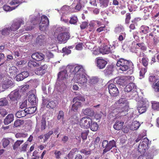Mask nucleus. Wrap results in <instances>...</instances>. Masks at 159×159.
Masks as SVG:
<instances>
[{
	"mask_svg": "<svg viewBox=\"0 0 159 159\" xmlns=\"http://www.w3.org/2000/svg\"><path fill=\"white\" fill-rule=\"evenodd\" d=\"M69 71L72 74L74 75V81L80 84L81 86L86 87L87 85V78L85 70L83 66L78 65L75 66L68 65L64 67L59 72L57 75V80L55 86V89L60 91L66 87L65 84L67 82L68 75L67 73Z\"/></svg>",
	"mask_w": 159,
	"mask_h": 159,
	"instance_id": "f257e3e1",
	"label": "nucleus"
},
{
	"mask_svg": "<svg viewBox=\"0 0 159 159\" xmlns=\"http://www.w3.org/2000/svg\"><path fill=\"white\" fill-rule=\"evenodd\" d=\"M74 4H76L75 7V9L73 8V6L69 7L65 5L63 6L61 8V12H60V14L62 15L64 13H68L69 12H76L80 11L81 9L84 7V4L87 2V0H74Z\"/></svg>",
	"mask_w": 159,
	"mask_h": 159,
	"instance_id": "f03ea898",
	"label": "nucleus"
},
{
	"mask_svg": "<svg viewBox=\"0 0 159 159\" xmlns=\"http://www.w3.org/2000/svg\"><path fill=\"white\" fill-rule=\"evenodd\" d=\"M66 30V28L64 26L57 27L54 32L55 37L59 42L66 43L70 38L69 34Z\"/></svg>",
	"mask_w": 159,
	"mask_h": 159,
	"instance_id": "7ed1b4c3",
	"label": "nucleus"
},
{
	"mask_svg": "<svg viewBox=\"0 0 159 159\" xmlns=\"http://www.w3.org/2000/svg\"><path fill=\"white\" fill-rule=\"evenodd\" d=\"M118 104L119 107L118 109H116L114 110L117 111L118 114H119L120 116H124L126 114V112L128 108V102L125 98H121L116 102Z\"/></svg>",
	"mask_w": 159,
	"mask_h": 159,
	"instance_id": "20e7f679",
	"label": "nucleus"
},
{
	"mask_svg": "<svg viewBox=\"0 0 159 159\" xmlns=\"http://www.w3.org/2000/svg\"><path fill=\"white\" fill-rule=\"evenodd\" d=\"M116 65L119 67V69L123 71H125L128 69L132 70L133 68V65L131 61L122 58L118 61Z\"/></svg>",
	"mask_w": 159,
	"mask_h": 159,
	"instance_id": "39448f33",
	"label": "nucleus"
},
{
	"mask_svg": "<svg viewBox=\"0 0 159 159\" xmlns=\"http://www.w3.org/2000/svg\"><path fill=\"white\" fill-rule=\"evenodd\" d=\"M15 25L14 24L6 25L1 31L2 34L7 36L10 34H12L13 32L16 31V29L17 28V27L15 26Z\"/></svg>",
	"mask_w": 159,
	"mask_h": 159,
	"instance_id": "423d86ee",
	"label": "nucleus"
},
{
	"mask_svg": "<svg viewBox=\"0 0 159 159\" xmlns=\"http://www.w3.org/2000/svg\"><path fill=\"white\" fill-rule=\"evenodd\" d=\"M134 80V77L133 76L122 77L116 79V83L120 85H125L129 82H133Z\"/></svg>",
	"mask_w": 159,
	"mask_h": 159,
	"instance_id": "0eeeda50",
	"label": "nucleus"
},
{
	"mask_svg": "<svg viewBox=\"0 0 159 159\" xmlns=\"http://www.w3.org/2000/svg\"><path fill=\"white\" fill-rule=\"evenodd\" d=\"M149 143V140L145 137L142 139L138 147V151L141 153H144L147 149Z\"/></svg>",
	"mask_w": 159,
	"mask_h": 159,
	"instance_id": "6e6552de",
	"label": "nucleus"
},
{
	"mask_svg": "<svg viewBox=\"0 0 159 159\" xmlns=\"http://www.w3.org/2000/svg\"><path fill=\"white\" fill-rule=\"evenodd\" d=\"M92 119L89 117H84L80 120L79 124L80 127L84 129H88L90 127L92 123Z\"/></svg>",
	"mask_w": 159,
	"mask_h": 159,
	"instance_id": "1a4fd4ad",
	"label": "nucleus"
},
{
	"mask_svg": "<svg viewBox=\"0 0 159 159\" xmlns=\"http://www.w3.org/2000/svg\"><path fill=\"white\" fill-rule=\"evenodd\" d=\"M115 46L114 44H112V46L111 45H107L104 44L101 46L100 48V53L103 54H108L112 52L113 49L115 48Z\"/></svg>",
	"mask_w": 159,
	"mask_h": 159,
	"instance_id": "9d476101",
	"label": "nucleus"
},
{
	"mask_svg": "<svg viewBox=\"0 0 159 159\" xmlns=\"http://www.w3.org/2000/svg\"><path fill=\"white\" fill-rule=\"evenodd\" d=\"M147 102L148 101L143 98H142L141 100L139 101L137 108L140 113H143L146 111L147 108L146 105Z\"/></svg>",
	"mask_w": 159,
	"mask_h": 159,
	"instance_id": "9b49d317",
	"label": "nucleus"
},
{
	"mask_svg": "<svg viewBox=\"0 0 159 159\" xmlns=\"http://www.w3.org/2000/svg\"><path fill=\"white\" fill-rule=\"evenodd\" d=\"M38 22L37 18L33 16H30L29 18V21L26 23V25L25 26L26 30H31L33 27L32 25H34L37 24Z\"/></svg>",
	"mask_w": 159,
	"mask_h": 159,
	"instance_id": "f8f14e48",
	"label": "nucleus"
},
{
	"mask_svg": "<svg viewBox=\"0 0 159 159\" xmlns=\"http://www.w3.org/2000/svg\"><path fill=\"white\" fill-rule=\"evenodd\" d=\"M10 100L16 102L21 97V95L18 90L16 89L11 92L8 95Z\"/></svg>",
	"mask_w": 159,
	"mask_h": 159,
	"instance_id": "ddd939ff",
	"label": "nucleus"
},
{
	"mask_svg": "<svg viewBox=\"0 0 159 159\" xmlns=\"http://www.w3.org/2000/svg\"><path fill=\"white\" fill-rule=\"evenodd\" d=\"M49 24V20L47 16L45 15L42 16L39 25L40 30L41 31H45L48 26Z\"/></svg>",
	"mask_w": 159,
	"mask_h": 159,
	"instance_id": "4468645a",
	"label": "nucleus"
},
{
	"mask_svg": "<svg viewBox=\"0 0 159 159\" xmlns=\"http://www.w3.org/2000/svg\"><path fill=\"white\" fill-rule=\"evenodd\" d=\"M98 81V78L96 77L90 78L89 81V86L88 89L90 90H93L95 89V85Z\"/></svg>",
	"mask_w": 159,
	"mask_h": 159,
	"instance_id": "2eb2a0df",
	"label": "nucleus"
},
{
	"mask_svg": "<svg viewBox=\"0 0 159 159\" xmlns=\"http://www.w3.org/2000/svg\"><path fill=\"white\" fill-rule=\"evenodd\" d=\"M108 89L109 93L112 96H116L119 93L118 89L114 84H109L108 86Z\"/></svg>",
	"mask_w": 159,
	"mask_h": 159,
	"instance_id": "dca6fc26",
	"label": "nucleus"
},
{
	"mask_svg": "<svg viewBox=\"0 0 159 159\" xmlns=\"http://www.w3.org/2000/svg\"><path fill=\"white\" fill-rule=\"evenodd\" d=\"M102 22L98 20H93L89 24V30L90 31H93L96 27L102 25Z\"/></svg>",
	"mask_w": 159,
	"mask_h": 159,
	"instance_id": "f3484780",
	"label": "nucleus"
},
{
	"mask_svg": "<svg viewBox=\"0 0 159 159\" xmlns=\"http://www.w3.org/2000/svg\"><path fill=\"white\" fill-rule=\"evenodd\" d=\"M97 67L100 69L104 68L107 63V62L105 60L100 57L96 59Z\"/></svg>",
	"mask_w": 159,
	"mask_h": 159,
	"instance_id": "a211bd4d",
	"label": "nucleus"
},
{
	"mask_svg": "<svg viewBox=\"0 0 159 159\" xmlns=\"http://www.w3.org/2000/svg\"><path fill=\"white\" fill-rule=\"evenodd\" d=\"M14 85L13 82L11 80L7 79L3 81L2 84V88L5 90L10 88Z\"/></svg>",
	"mask_w": 159,
	"mask_h": 159,
	"instance_id": "6ab92c4d",
	"label": "nucleus"
},
{
	"mask_svg": "<svg viewBox=\"0 0 159 159\" xmlns=\"http://www.w3.org/2000/svg\"><path fill=\"white\" fill-rule=\"evenodd\" d=\"M47 68V65H42L36 69L35 70V72L37 75H42L45 73Z\"/></svg>",
	"mask_w": 159,
	"mask_h": 159,
	"instance_id": "aec40b11",
	"label": "nucleus"
},
{
	"mask_svg": "<svg viewBox=\"0 0 159 159\" xmlns=\"http://www.w3.org/2000/svg\"><path fill=\"white\" fill-rule=\"evenodd\" d=\"M72 102L74 103L72 105L71 110L75 111L81 107V103L78 101H76V98H73Z\"/></svg>",
	"mask_w": 159,
	"mask_h": 159,
	"instance_id": "412c9836",
	"label": "nucleus"
},
{
	"mask_svg": "<svg viewBox=\"0 0 159 159\" xmlns=\"http://www.w3.org/2000/svg\"><path fill=\"white\" fill-rule=\"evenodd\" d=\"M44 57L43 54L39 52L34 53L32 55V58L37 61H42Z\"/></svg>",
	"mask_w": 159,
	"mask_h": 159,
	"instance_id": "4be33fe9",
	"label": "nucleus"
},
{
	"mask_svg": "<svg viewBox=\"0 0 159 159\" xmlns=\"http://www.w3.org/2000/svg\"><path fill=\"white\" fill-rule=\"evenodd\" d=\"M37 99L34 94L32 93L29 97L28 101L32 106H35L37 104Z\"/></svg>",
	"mask_w": 159,
	"mask_h": 159,
	"instance_id": "5701e85b",
	"label": "nucleus"
},
{
	"mask_svg": "<svg viewBox=\"0 0 159 159\" xmlns=\"http://www.w3.org/2000/svg\"><path fill=\"white\" fill-rule=\"evenodd\" d=\"M46 37L44 35L41 34L38 36L36 39V43L40 45H42L46 41Z\"/></svg>",
	"mask_w": 159,
	"mask_h": 159,
	"instance_id": "b1692460",
	"label": "nucleus"
},
{
	"mask_svg": "<svg viewBox=\"0 0 159 159\" xmlns=\"http://www.w3.org/2000/svg\"><path fill=\"white\" fill-rule=\"evenodd\" d=\"M24 22L23 18H20L17 19L16 21H14L12 24H14L15 25V26L17 27V28L16 29V30L20 28L21 25L24 24Z\"/></svg>",
	"mask_w": 159,
	"mask_h": 159,
	"instance_id": "393cba45",
	"label": "nucleus"
},
{
	"mask_svg": "<svg viewBox=\"0 0 159 159\" xmlns=\"http://www.w3.org/2000/svg\"><path fill=\"white\" fill-rule=\"evenodd\" d=\"M14 120V116L13 114H8L4 120V124L7 125L10 123Z\"/></svg>",
	"mask_w": 159,
	"mask_h": 159,
	"instance_id": "a878e982",
	"label": "nucleus"
},
{
	"mask_svg": "<svg viewBox=\"0 0 159 159\" xmlns=\"http://www.w3.org/2000/svg\"><path fill=\"white\" fill-rule=\"evenodd\" d=\"M130 83L127 85L124 89L125 91L129 92L131 91L134 89L136 88V86L132 82H130Z\"/></svg>",
	"mask_w": 159,
	"mask_h": 159,
	"instance_id": "bb28decb",
	"label": "nucleus"
},
{
	"mask_svg": "<svg viewBox=\"0 0 159 159\" xmlns=\"http://www.w3.org/2000/svg\"><path fill=\"white\" fill-rule=\"evenodd\" d=\"M82 111L84 115L89 116H93L94 114L93 110L90 108L83 109Z\"/></svg>",
	"mask_w": 159,
	"mask_h": 159,
	"instance_id": "cd10ccee",
	"label": "nucleus"
},
{
	"mask_svg": "<svg viewBox=\"0 0 159 159\" xmlns=\"http://www.w3.org/2000/svg\"><path fill=\"white\" fill-rule=\"evenodd\" d=\"M140 124L139 122L135 121L133 122L131 125H130V130H135L138 129L140 126Z\"/></svg>",
	"mask_w": 159,
	"mask_h": 159,
	"instance_id": "c85d7f7f",
	"label": "nucleus"
},
{
	"mask_svg": "<svg viewBox=\"0 0 159 159\" xmlns=\"http://www.w3.org/2000/svg\"><path fill=\"white\" fill-rule=\"evenodd\" d=\"M18 71V69L14 66L11 67L9 70V72L10 74L11 75L13 76V77L17 74Z\"/></svg>",
	"mask_w": 159,
	"mask_h": 159,
	"instance_id": "c756f323",
	"label": "nucleus"
},
{
	"mask_svg": "<svg viewBox=\"0 0 159 159\" xmlns=\"http://www.w3.org/2000/svg\"><path fill=\"white\" fill-rule=\"evenodd\" d=\"M32 39V36L28 34L22 36L20 39V40L22 42H29Z\"/></svg>",
	"mask_w": 159,
	"mask_h": 159,
	"instance_id": "7c9ffc66",
	"label": "nucleus"
},
{
	"mask_svg": "<svg viewBox=\"0 0 159 159\" xmlns=\"http://www.w3.org/2000/svg\"><path fill=\"white\" fill-rule=\"evenodd\" d=\"M25 109L18 111L16 113V116L17 117L19 118L24 117L27 115Z\"/></svg>",
	"mask_w": 159,
	"mask_h": 159,
	"instance_id": "2f4dec72",
	"label": "nucleus"
},
{
	"mask_svg": "<svg viewBox=\"0 0 159 159\" xmlns=\"http://www.w3.org/2000/svg\"><path fill=\"white\" fill-rule=\"evenodd\" d=\"M123 124L122 122H116L114 125V128L116 130H119L122 127Z\"/></svg>",
	"mask_w": 159,
	"mask_h": 159,
	"instance_id": "473e14b6",
	"label": "nucleus"
},
{
	"mask_svg": "<svg viewBox=\"0 0 159 159\" xmlns=\"http://www.w3.org/2000/svg\"><path fill=\"white\" fill-rule=\"evenodd\" d=\"M109 2V0H99L100 6L102 8L107 7L108 5Z\"/></svg>",
	"mask_w": 159,
	"mask_h": 159,
	"instance_id": "72a5a7b5",
	"label": "nucleus"
},
{
	"mask_svg": "<svg viewBox=\"0 0 159 159\" xmlns=\"http://www.w3.org/2000/svg\"><path fill=\"white\" fill-rule=\"evenodd\" d=\"M25 110V111L26 112V115L32 114L35 112L36 110V108L35 107H33L26 108Z\"/></svg>",
	"mask_w": 159,
	"mask_h": 159,
	"instance_id": "f704fd0d",
	"label": "nucleus"
},
{
	"mask_svg": "<svg viewBox=\"0 0 159 159\" xmlns=\"http://www.w3.org/2000/svg\"><path fill=\"white\" fill-rule=\"evenodd\" d=\"M140 30V33L145 34L148 32L149 28L146 26L142 25L141 27Z\"/></svg>",
	"mask_w": 159,
	"mask_h": 159,
	"instance_id": "c9c22d12",
	"label": "nucleus"
},
{
	"mask_svg": "<svg viewBox=\"0 0 159 159\" xmlns=\"http://www.w3.org/2000/svg\"><path fill=\"white\" fill-rule=\"evenodd\" d=\"M17 7H11L9 5L6 4L3 5V9L4 11H10L13 10L15 9Z\"/></svg>",
	"mask_w": 159,
	"mask_h": 159,
	"instance_id": "e433bc0d",
	"label": "nucleus"
},
{
	"mask_svg": "<svg viewBox=\"0 0 159 159\" xmlns=\"http://www.w3.org/2000/svg\"><path fill=\"white\" fill-rule=\"evenodd\" d=\"M109 146V143L108 141L107 140H104L102 142V146L104 149L103 150V154H104L105 153L108 151V149H107V147Z\"/></svg>",
	"mask_w": 159,
	"mask_h": 159,
	"instance_id": "4c0bfd02",
	"label": "nucleus"
},
{
	"mask_svg": "<svg viewBox=\"0 0 159 159\" xmlns=\"http://www.w3.org/2000/svg\"><path fill=\"white\" fill-rule=\"evenodd\" d=\"M124 31V27L121 25H118L115 28V32L119 34L120 33H123Z\"/></svg>",
	"mask_w": 159,
	"mask_h": 159,
	"instance_id": "58836bf2",
	"label": "nucleus"
},
{
	"mask_svg": "<svg viewBox=\"0 0 159 159\" xmlns=\"http://www.w3.org/2000/svg\"><path fill=\"white\" fill-rule=\"evenodd\" d=\"M90 128L92 131H96L98 129V125L97 123L93 122L92 120V123L90 125Z\"/></svg>",
	"mask_w": 159,
	"mask_h": 159,
	"instance_id": "ea45409f",
	"label": "nucleus"
},
{
	"mask_svg": "<svg viewBox=\"0 0 159 159\" xmlns=\"http://www.w3.org/2000/svg\"><path fill=\"white\" fill-rule=\"evenodd\" d=\"M22 2L21 0H12L9 3V4L11 6H15L17 7L19 5L22 3Z\"/></svg>",
	"mask_w": 159,
	"mask_h": 159,
	"instance_id": "a19ab883",
	"label": "nucleus"
},
{
	"mask_svg": "<svg viewBox=\"0 0 159 159\" xmlns=\"http://www.w3.org/2000/svg\"><path fill=\"white\" fill-rule=\"evenodd\" d=\"M151 103L152 109L155 110L159 111V102L153 101Z\"/></svg>",
	"mask_w": 159,
	"mask_h": 159,
	"instance_id": "79ce46f5",
	"label": "nucleus"
},
{
	"mask_svg": "<svg viewBox=\"0 0 159 159\" xmlns=\"http://www.w3.org/2000/svg\"><path fill=\"white\" fill-rule=\"evenodd\" d=\"M8 104V102L6 98H3L0 99V106H7Z\"/></svg>",
	"mask_w": 159,
	"mask_h": 159,
	"instance_id": "37998d69",
	"label": "nucleus"
},
{
	"mask_svg": "<svg viewBox=\"0 0 159 159\" xmlns=\"http://www.w3.org/2000/svg\"><path fill=\"white\" fill-rule=\"evenodd\" d=\"M29 66L32 68L33 67H38L39 66V63H37L32 60H30L28 63Z\"/></svg>",
	"mask_w": 159,
	"mask_h": 159,
	"instance_id": "c03bdc74",
	"label": "nucleus"
},
{
	"mask_svg": "<svg viewBox=\"0 0 159 159\" xmlns=\"http://www.w3.org/2000/svg\"><path fill=\"white\" fill-rule=\"evenodd\" d=\"M128 8L130 12L135 11L137 8V6H135L132 2L131 3L129 4L128 6Z\"/></svg>",
	"mask_w": 159,
	"mask_h": 159,
	"instance_id": "a18cd8bd",
	"label": "nucleus"
},
{
	"mask_svg": "<svg viewBox=\"0 0 159 159\" xmlns=\"http://www.w3.org/2000/svg\"><path fill=\"white\" fill-rule=\"evenodd\" d=\"M24 142V141L23 140H17L13 144V149H16Z\"/></svg>",
	"mask_w": 159,
	"mask_h": 159,
	"instance_id": "49530a36",
	"label": "nucleus"
},
{
	"mask_svg": "<svg viewBox=\"0 0 159 159\" xmlns=\"http://www.w3.org/2000/svg\"><path fill=\"white\" fill-rule=\"evenodd\" d=\"M136 45V48H139L140 49L143 51H145L146 50L147 47L145 46L144 43H138Z\"/></svg>",
	"mask_w": 159,
	"mask_h": 159,
	"instance_id": "de8ad7c7",
	"label": "nucleus"
},
{
	"mask_svg": "<svg viewBox=\"0 0 159 159\" xmlns=\"http://www.w3.org/2000/svg\"><path fill=\"white\" fill-rule=\"evenodd\" d=\"M78 21V19L77 16H73L70 18V20L69 22L70 24L76 25V23Z\"/></svg>",
	"mask_w": 159,
	"mask_h": 159,
	"instance_id": "09e8293b",
	"label": "nucleus"
},
{
	"mask_svg": "<svg viewBox=\"0 0 159 159\" xmlns=\"http://www.w3.org/2000/svg\"><path fill=\"white\" fill-rule=\"evenodd\" d=\"M152 87L155 91L159 92V79L157 80L155 83L153 84Z\"/></svg>",
	"mask_w": 159,
	"mask_h": 159,
	"instance_id": "8fccbe9b",
	"label": "nucleus"
},
{
	"mask_svg": "<svg viewBox=\"0 0 159 159\" xmlns=\"http://www.w3.org/2000/svg\"><path fill=\"white\" fill-rule=\"evenodd\" d=\"M46 127V120L45 119L44 117L42 118L41 121V129L43 131L45 129Z\"/></svg>",
	"mask_w": 159,
	"mask_h": 159,
	"instance_id": "3c124183",
	"label": "nucleus"
},
{
	"mask_svg": "<svg viewBox=\"0 0 159 159\" xmlns=\"http://www.w3.org/2000/svg\"><path fill=\"white\" fill-rule=\"evenodd\" d=\"M108 143L109 146L107 148V149H108V151H109L112 148L116 147V142L114 140L110 141Z\"/></svg>",
	"mask_w": 159,
	"mask_h": 159,
	"instance_id": "603ef678",
	"label": "nucleus"
},
{
	"mask_svg": "<svg viewBox=\"0 0 159 159\" xmlns=\"http://www.w3.org/2000/svg\"><path fill=\"white\" fill-rule=\"evenodd\" d=\"M157 80H159V77H156L154 76H150L149 78V81L153 84L155 83Z\"/></svg>",
	"mask_w": 159,
	"mask_h": 159,
	"instance_id": "864d4df0",
	"label": "nucleus"
},
{
	"mask_svg": "<svg viewBox=\"0 0 159 159\" xmlns=\"http://www.w3.org/2000/svg\"><path fill=\"white\" fill-rule=\"evenodd\" d=\"M141 62L145 67H146L148 64V59L146 57H143L142 58Z\"/></svg>",
	"mask_w": 159,
	"mask_h": 159,
	"instance_id": "5fc2aeb1",
	"label": "nucleus"
},
{
	"mask_svg": "<svg viewBox=\"0 0 159 159\" xmlns=\"http://www.w3.org/2000/svg\"><path fill=\"white\" fill-rule=\"evenodd\" d=\"M132 2L135 5V6H137V7L138 6L141 7L143 3L142 1L139 0H133Z\"/></svg>",
	"mask_w": 159,
	"mask_h": 159,
	"instance_id": "6e6d98bb",
	"label": "nucleus"
},
{
	"mask_svg": "<svg viewBox=\"0 0 159 159\" xmlns=\"http://www.w3.org/2000/svg\"><path fill=\"white\" fill-rule=\"evenodd\" d=\"M146 71L147 69L146 68H143L141 69L139 72L140 79H141L144 77Z\"/></svg>",
	"mask_w": 159,
	"mask_h": 159,
	"instance_id": "4d7b16f0",
	"label": "nucleus"
},
{
	"mask_svg": "<svg viewBox=\"0 0 159 159\" xmlns=\"http://www.w3.org/2000/svg\"><path fill=\"white\" fill-rule=\"evenodd\" d=\"M56 105V104L55 102L53 101H51L48 102L47 106L48 107L53 108L55 107Z\"/></svg>",
	"mask_w": 159,
	"mask_h": 159,
	"instance_id": "13d9d810",
	"label": "nucleus"
},
{
	"mask_svg": "<svg viewBox=\"0 0 159 159\" xmlns=\"http://www.w3.org/2000/svg\"><path fill=\"white\" fill-rule=\"evenodd\" d=\"M2 145L4 148L7 147L9 144V141L8 139H4L2 140Z\"/></svg>",
	"mask_w": 159,
	"mask_h": 159,
	"instance_id": "bf43d9fd",
	"label": "nucleus"
},
{
	"mask_svg": "<svg viewBox=\"0 0 159 159\" xmlns=\"http://www.w3.org/2000/svg\"><path fill=\"white\" fill-rule=\"evenodd\" d=\"M113 71V68L111 66L107 67L105 70L106 75H108L112 74Z\"/></svg>",
	"mask_w": 159,
	"mask_h": 159,
	"instance_id": "052dcab7",
	"label": "nucleus"
},
{
	"mask_svg": "<svg viewBox=\"0 0 159 159\" xmlns=\"http://www.w3.org/2000/svg\"><path fill=\"white\" fill-rule=\"evenodd\" d=\"M91 50L93 54L95 55H98L100 53V49L99 50L96 48L94 47L93 48V49Z\"/></svg>",
	"mask_w": 159,
	"mask_h": 159,
	"instance_id": "680f3d73",
	"label": "nucleus"
},
{
	"mask_svg": "<svg viewBox=\"0 0 159 159\" xmlns=\"http://www.w3.org/2000/svg\"><path fill=\"white\" fill-rule=\"evenodd\" d=\"M72 48L71 46H69L67 48L66 47H65L63 48L62 51L68 54L71 53V51L69 49Z\"/></svg>",
	"mask_w": 159,
	"mask_h": 159,
	"instance_id": "e2e57ef3",
	"label": "nucleus"
},
{
	"mask_svg": "<svg viewBox=\"0 0 159 159\" xmlns=\"http://www.w3.org/2000/svg\"><path fill=\"white\" fill-rule=\"evenodd\" d=\"M27 101L26 100L20 103V107L21 109L25 108L27 106Z\"/></svg>",
	"mask_w": 159,
	"mask_h": 159,
	"instance_id": "0e129e2a",
	"label": "nucleus"
},
{
	"mask_svg": "<svg viewBox=\"0 0 159 159\" xmlns=\"http://www.w3.org/2000/svg\"><path fill=\"white\" fill-rule=\"evenodd\" d=\"M64 112L62 111H59L57 117V119L58 120H62L64 118Z\"/></svg>",
	"mask_w": 159,
	"mask_h": 159,
	"instance_id": "69168bd1",
	"label": "nucleus"
},
{
	"mask_svg": "<svg viewBox=\"0 0 159 159\" xmlns=\"http://www.w3.org/2000/svg\"><path fill=\"white\" fill-rule=\"evenodd\" d=\"M143 12L145 13V16L146 17H148L149 16L150 13L149 8L148 7H145Z\"/></svg>",
	"mask_w": 159,
	"mask_h": 159,
	"instance_id": "338daca9",
	"label": "nucleus"
},
{
	"mask_svg": "<svg viewBox=\"0 0 159 159\" xmlns=\"http://www.w3.org/2000/svg\"><path fill=\"white\" fill-rule=\"evenodd\" d=\"M130 130V125H128L123 129L122 131L124 133H126L129 132Z\"/></svg>",
	"mask_w": 159,
	"mask_h": 159,
	"instance_id": "774afa93",
	"label": "nucleus"
}]
</instances>
